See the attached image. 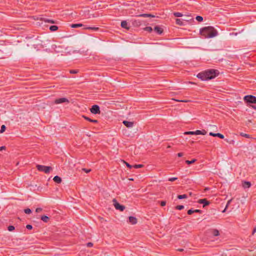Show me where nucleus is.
I'll return each mask as SVG.
<instances>
[{"label":"nucleus","mask_w":256,"mask_h":256,"mask_svg":"<svg viewBox=\"0 0 256 256\" xmlns=\"http://www.w3.org/2000/svg\"><path fill=\"white\" fill-rule=\"evenodd\" d=\"M178 102H187V100H177Z\"/></svg>","instance_id":"nucleus-55"},{"label":"nucleus","mask_w":256,"mask_h":256,"mask_svg":"<svg viewBox=\"0 0 256 256\" xmlns=\"http://www.w3.org/2000/svg\"><path fill=\"white\" fill-rule=\"evenodd\" d=\"M178 250L180 251V252H182L184 250V249L180 248V249H178Z\"/></svg>","instance_id":"nucleus-56"},{"label":"nucleus","mask_w":256,"mask_h":256,"mask_svg":"<svg viewBox=\"0 0 256 256\" xmlns=\"http://www.w3.org/2000/svg\"><path fill=\"white\" fill-rule=\"evenodd\" d=\"M196 19L199 22H202L203 20V18L200 16H196Z\"/></svg>","instance_id":"nucleus-29"},{"label":"nucleus","mask_w":256,"mask_h":256,"mask_svg":"<svg viewBox=\"0 0 256 256\" xmlns=\"http://www.w3.org/2000/svg\"><path fill=\"white\" fill-rule=\"evenodd\" d=\"M86 25H84L82 24H72L70 26L72 28H78L80 27H82V28L86 26Z\"/></svg>","instance_id":"nucleus-18"},{"label":"nucleus","mask_w":256,"mask_h":256,"mask_svg":"<svg viewBox=\"0 0 256 256\" xmlns=\"http://www.w3.org/2000/svg\"><path fill=\"white\" fill-rule=\"evenodd\" d=\"M251 186V184L249 182H244L242 183V186L244 188H249Z\"/></svg>","instance_id":"nucleus-22"},{"label":"nucleus","mask_w":256,"mask_h":256,"mask_svg":"<svg viewBox=\"0 0 256 256\" xmlns=\"http://www.w3.org/2000/svg\"><path fill=\"white\" fill-rule=\"evenodd\" d=\"M244 100L246 103L253 104L256 103V96L252 95L246 96L244 98Z\"/></svg>","instance_id":"nucleus-4"},{"label":"nucleus","mask_w":256,"mask_h":256,"mask_svg":"<svg viewBox=\"0 0 256 256\" xmlns=\"http://www.w3.org/2000/svg\"><path fill=\"white\" fill-rule=\"evenodd\" d=\"M209 232L213 236H217L220 235V232L217 229L211 228L209 230Z\"/></svg>","instance_id":"nucleus-10"},{"label":"nucleus","mask_w":256,"mask_h":256,"mask_svg":"<svg viewBox=\"0 0 256 256\" xmlns=\"http://www.w3.org/2000/svg\"><path fill=\"white\" fill-rule=\"evenodd\" d=\"M90 112L93 114H100V108L98 105H94L90 109Z\"/></svg>","instance_id":"nucleus-6"},{"label":"nucleus","mask_w":256,"mask_h":256,"mask_svg":"<svg viewBox=\"0 0 256 256\" xmlns=\"http://www.w3.org/2000/svg\"><path fill=\"white\" fill-rule=\"evenodd\" d=\"M196 160V159H193L191 160H186V163L187 164H194Z\"/></svg>","instance_id":"nucleus-28"},{"label":"nucleus","mask_w":256,"mask_h":256,"mask_svg":"<svg viewBox=\"0 0 256 256\" xmlns=\"http://www.w3.org/2000/svg\"><path fill=\"white\" fill-rule=\"evenodd\" d=\"M124 162L126 164V166H127L128 168H132V167H133V166H132V165L128 163V162H124Z\"/></svg>","instance_id":"nucleus-41"},{"label":"nucleus","mask_w":256,"mask_h":256,"mask_svg":"<svg viewBox=\"0 0 256 256\" xmlns=\"http://www.w3.org/2000/svg\"><path fill=\"white\" fill-rule=\"evenodd\" d=\"M82 170L84 172L86 173H88V172H90L91 171V170L90 169H86V168H82Z\"/></svg>","instance_id":"nucleus-39"},{"label":"nucleus","mask_w":256,"mask_h":256,"mask_svg":"<svg viewBox=\"0 0 256 256\" xmlns=\"http://www.w3.org/2000/svg\"><path fill=\"white\" fill-rule=\"evenodd\" d=\"M241 136H244V137L247 138H249V137H250V136H249V135H248V134H243V133H242V134H241Z\"/></svg>","instance_id":"nucleus-46"},{"label":"nucleus","mask_w":256,"mask_h":256,"mask_svg":"<svg viewBox=\"0 0 256 256\" xmlns=\"http://www.w3.org/2000/svg\"><path fill=\"white\" fill-rule=\"evenodd\" d=\"M36 168L40 172H44L46 174H48L51 170H52V167L49 166H45L43 165L38 164L36 166Z\"/></svg>","instance_id":"nucleus-3"},{"label":"nucleus","mask_w":256,"mask_h":256,"mask_svg":"<svg viewBox=\"0 0 256 256\" xmlns=\"http://www.w3.org/2000/svg\"><path fill=\"white\" fill-rule=\"evenodd\" d=\"M123 124L127 128H130L134 126V122H128L126 120H124L122 122Z\"/></svg>","instance_id":"nucleus-11"},{"label":"nucleus","mask_w":256,"mask_h":256,"mask_svg":"<svg viewBox=\"0 0 256 256\" xmlns=\"http://www.w3.org/2000/svg\"><path fill=\"white\" fill-rule=\"evenodd\" d=\"M26 228L28 230H32V226L30 224H27L26 226Z\"/></svg>","instance_id":"nucleus-42"},{"label":"nucleus","mask_w":256,"mask_h":256,"mask_svg":"<svg viewBox=\"0 0 256 256\" xmlns=\"http://www.w3.org/2000/svg\"><path fill=\"white\" fill-rule=\"evenodd\" d=\"M69 100L68 98H59L56 99L54 100V103L56 104H60L64 102L69 103Z\"/></svg>","instance_id":"nucleus-8"},{"label":"nucleus","mask_w":256,"mask_h":256,"mask_svg":"<svg viewBox=\"0 0 256 256\" xmlns=\"http://www.w3.org/2000/svg\"><path fill=\"white\" fill-rule=\"evenodd\" d=\"M226 208H226V207L224 209V210L222 211V212H226Z\"/></svg>","instance_id":"nucleus-57"},{"label":"nucleus","mask_w":256,"mask_h":256,"mask_svg":"<svg viewBox=\"0 0 256 256\" xmlns=\"http://www.w3.org/2000/svg\"><path fill=\"white\" fill-rule=\"evenodd\" d=\"M132 24L134 26H140L142 24V22L139 20H133Z\"/></svg>","instance_id":"nucleus-17"},{"label":"nucleus","mask_w":256,"mask_h":256,"mask_svg":"<svg viewBox=\"0 0 256 256\" xmlns=\"http://www.w3.org/2000/svg\"><path fill=\"white\" fill-rule=\"evenodd\" d=\"M209 135L212 136H217L222 139L224 138V136L220 133H214L210 132Z\"/></svg>","instance_id":"nucleus-13"},{"label":"nucleus","mask_w":256,"mask_h":256,"mask_svg":"<svg viewBox=\"0 0 256 256\" xmlns=\"http://www.w3.org/2000/svg\"><path fill=\"white\" fill-rule=\"evenodd\" d=\"M112 202L116 210H118L121 212L124 210L125 209V206H124L120 204L115 198L113 199Z\"/></svg>","instance_id":"nucleus-5"},{"label":"nucleus","mask_w":256,"mask_h":256,"mask_svg":"<svg viewBox=\"0 0 256 256\" xmlns=\"http://www.w3.org/2000/svg\"><path fill=\"white\" fill-rule=\"evenodd\" d=\"M78 72V70H70V74H76Z\"/></svg>","instance_id":"nucleus-45"},{"label":"nucleus","mask_w":256,"mask_h":256,"mask_svg":"<svg viewBox=\"0 0 256 256\" xmlns=\"http://www.w3.org/2000/svg\"><path fill=\"white\" fill-rule=\"evenodd\" d=\"M82 117L86 120L88 121V122H93V123H98V120H92V119H91L90 118L86 116H82Z\"/></svg>","instance_id":"nucleus-20"},{"label":"nucleus","mask_w":256,"mask_h":256,"mask_svg":"<svg viewBox=\"0 0 256 256\" xmlns=\"http://www.w3.org/2000/svg\"><path fill=\"white\" fill-rule=\"evenodd\" d=\"M44 20L45 22H49V23H51V24H54V20H50V19H48V18H44Z\"/></svg>","instance_id":"nucleus-30"},{"label":"nucleus","mask_w":256,"mask_h":256,"mask_svg":"<svg viewBox=\"0 0 256 256\" xmlns=\"http://www.w3.org/2000/svg\"><path fill=\"white\" fill-rule=\"evenodd\" d=\"M174 15L176 17H181L184 16L182 14L181 12H174Z\"/></svg>","instance_id":"nucleus-27"},{"label":"nucleus","mask_w":256,"mask_h":256,"mask_svg":"<svg viewBox=\"0 0 256 256\" xmlns=\"http://www.w3.org/2000/svg\"><path fill=\"white\" fill-rule=\"evenodd\" d=\"M5 149H6V146H0V151H1L2 150H5Z\"/></svg>","instance_id":"nucleus-51"},{"label":"nucleus","mask_w":256,"mask_h":256,"mask_svg":"<svg viewBox=\"0 0 256 256\" xmlns=\"http://www.w3.org/2000/svg\"><path fill=\"white\" fill-rule=\"evenodd\" d=\"M143 166H144L142 164H134V166H133V167L136 168H138L143 167Z\"/></svg>","instance_id":"nucleus-37"},{"label":"nucleus","mask_w":256,"mask_h":256,"mask_svg":"<svg viewBox=\"0 0 256 256\" xmlns=\"http://www.w3.org/2000/svg\"><path fill=\"white\" fill-rule=\"evenodd\" d=\"M166 201H161L160 202V206H166Z\"/></svg>","instance_id":"nucleus-43"},{"label":"nucleus","mask_w":256,"mask_h":256,"mask_svg":"<svg viewBox=\"0 0 256 256\" xmlns=\"http://www.w3.org/2000/svg\"><path fill=\"white\" fill-rule=\"evenodd\" d=\"M120 26L122 28L126 30H129L130 28V26L128 25V22L126 20H122L121 22Z\"/></svg>","instance_id":"nucleus-15"},{"label":"nucleus","mask_w":256,"mask_h":256,"mask_svg":"<svg viewBox=\"0 0 256 256\" xmlns=\"http://www.w3.org/2000/svg\"><path fill=\"white\" fill-rule=\"evenodd\" d=\"M154 30L158 34H161L163 32V30L162 28L158 26H156L154 28Z\"/></svg>","instance_id":"nucleus-16"},{"label":"nucleus","mask_w":256,"mask_h":256,"mask_svg":"<svg viewBox=\"0 0 256 256\" xmlns=\"http://www.w3.org/2000/svg\"><path fill=\"white\" fill-rule=\"evenodd\" d=\"M184 155L183 153L182 152H179L178 154V157H181L182 156Z\"/></svg>","instance_id":"nucleus-49"},{"label":"nucleus","mask_w":256,"mask_h":256,"mask_svg":"<svg viewBox=\"0 0 256 256\" xmlns=\"http://www.w3.org/2000/svg\"><path fill=\"white\" fill-rule=\"evenodd\" d=\"M198 202L200 204H203V208L210 204V202L206 198L200 199L198 200Z\"/></svg>","instance_id":"nucleus-9"},{"label":"nucleus","mask_w":256,"mask_h":256,"mask_svg":"<svg viewBox=\"0 0 256 256\" xmlns=\"http://www.w3.org/2000/svg\"><path fill=\"white\" fill-rule=\"evenodd\" d=\"M15 228L13 226H10L8 227V230L10 232H12L14 230Z\"/></svg>","instance_id":"nucleus-34"},{"label":"nucleus","mask_w":256,"mask_h":256,"mask_svg":"<svg viewBox=\"0 0 256 256\" xmlns=\"http://www.w3.org/2000/svg\"><path fill=\"white\" fill-rule=\"evenodd\" d=\"M184 134L186 135H194V131H188V132H184Z\"/></svg>","instance_id":"nucleus-33"},{"label":"nucleus","mask_w":256,"mask_h":256,"mask_svg":"<svg viewBox=\"0 0 256 256\" xmlns=\"http://www.w3.org/2000/svg\"><path fill=\"white\" fill-rule=\"evenodd\" d=\"M191 20H192V18H190V19L176 18V22L178 25L184 26V25H185V23H186L184 22H188Z\"/></svg>","instance_id":"nucleus-7"},{"label":"nucleus","mask_w":256,"mask_h":256,"mask_svg":"<svg viewBox=\"0 0 256 256\" xmlns=\"http://www.w3.org/2000/svg\"><path fill=\"white\" fill-rule=\"evenodd\" d=\"M6 126L4 125H2L1 126L0 130V133L4 132L6 130Z\"/></svg>","instance_id":"nucleus-31"},{"label":"nucleus","mask_w":256,"mask_h":256,"mask_svg":"<svg viewBox=\"0 0 256 256\" xmlns=\"http://www.w3.org/2000/svg\"><path fill=\"white\" fill-rule=\"evenodd\" d=\"M187 213L188 215H190V214H192L193 213H194V210H192V209H190V210H188Z\"/></svg>","instance_id":"nucleus-40"},{"label":"nucleus","mask_w":256,"mask_h":256,"mask_svg":"<svg viewBox=\"0 0 256 256\" xmlns=\"http://www.w3.org/2000/svg\"><path fill=\"white\" fill-rule=\"evenodd\" d=\"M178 179L176 177H172V178H168V181H170V182H174L176 180Z\"/></svg>","instance_id":"nucleus-38"},{"label":"nucleus","mask_w":256,"mask_h":256,"mask_svg":"<svg viewBox=\"0 0 256 256\" xmlns=\"http://www.w3.org/2000/svg\"><path fill=\"white\" fill-rule=\"evenodd\" d=\"M256 232V228H254L252 230V234H254Z\"/></svg>","instance_id":"nucleus-54"},{"label":"nucleus","mask_w":256,"mask_h":256,"mask_svg":"<svg viewBox=\"0 0 256 256\" xmlns=\"http://www.w3.org/2000/svg\"><path fill=\"white\" fill-rule=\"evenodd\" d=\"M53 180L57 184H60L62 182V178L58 176H55Z\"/></svg>","instance_id":"nucleus-21"},{"label":"nucleus","mask_w":256,"mask_h":256,"mask_svg":"<svg viewBox=\"0 0 256 256\" xmlns=\"http://www.w3.org/2000/svg\"><path fill=\"white\" fill-rule=\"evenodd\" d=\"M144 30L148 32H151L152 30V28L150 26H146L144 28Z\"/></svg>","instance_id":"nucleus-32"},{"label":"nucleus","mask_w":256,"mask_h":256,"mask_svg":"<svg viewBox=\"0 0 256 256\" xmlns=\"http://www.w3.org/2000/svg\"><path fill=\"white\" fill-rule=\"evenodd\" d=\"M200 34L204 38H212L218 34L217 30L212 26H206L200 30Z\"/></svg>","instance_id":"nucleus-2"},{"label":"nucleus","mask_w":256,"mask_h":256,"mask_svg":"<svg viewBox=\"0 0 256 256\" xmlns=\"http://www.w3.org/2000/svg\"><path fill=\"white\" fill-rule=\"evenodd\" d=\"M186 16L187 18H186V19H190V18H192V16L190 15H188Z\"/></svg>","instance_id":"nucleus-52"},{"label":"nucleus","mask_w":256,"mask_h":256,"mask_svg":"<svg viewBox=\"0 0 256 256\" xmlns=\"http://www.w3.org/2000/svg\"><path fill=\"white\" fill-rule=\"evenodd\" d=\"M41 220L43 222H47L48 221V220H50V218L46 216H42L41 217Z\"/></svg>","instance_id":"nucleus-24"},{"label":"nucleus","mask_w":256,"mask_h":256,"mask_svg":"<svg viewBox=\"0 0 256 256\" xmlns=\"http://www.w3.org/2000/svg\"><path fill=\"white\" fill-rule=\"evenodd\" d=\"M42 210V208H36V212H40Z\"/></svg>","instance_id":"nucleus-47"},{"label":"nucleus","mask_w":256,"mask_h":256,"mask_svg":"<svg viewBox=\"0 0 256 256\" xmlns=\"http://www.w3.org/2000/svg\"><path fill=\"white\" fill-rule=\"evenodd\" d=\"M138 17H144V18H147V17H150V18H152V17H154V16L151 14H140L138 16Z\"/></svg>","instance_id":"nucleus-23"},{"label":"nucleus","mask_w":256,"mask_h":256,"mask_svg":"<svg viewBox=\"0 0 256 256\" xmlns=\"http://www.w3.org/2000/svg\"><path fill=\"white\" fill-rule=\"evenodd\" d=\"M219 72L218 70L209 69L198 73L196 76L202 80H208L214 78L217 76Z\"/></svg>","instance_id":"nucleus-1"},{"label":"nucleus","mask_w":256,"mask_h":256,"mask_svg":"<svg viewBox=\"0 0 256 256\" xmlns=\"http://www.w3.org/2000/svg\"><path fill=\"white\" fill-rule=\"evenodd\" d=\"M252 107L254 109L256 110V103H254V105H252Z\"/></svg>","instance_id":"nucleus-53"},{"label":"nucleus","mask_w":256,"mask_h":256,"mask_svg":"<svg viewBox=\"0 0 256 256\" xmlns=\"http://www.w3.org/2000/svg\"><path fill=\"white\" fill-rule=\"evenodd\" d=\"M177 198H178L180 200L183 199V198H188V196L186 194H180V195L178 196Z\"/></svg>","instance_id":"nucleus-26"},{"label":"nucleus","mask_w":256,"mask_h":256,"mask_svg":"<svg viewBox=\"0 0 256 256\" xmlns=\"http://www.w3.org/2000/svg\"><path fill=\"white\" fill-rule=\"evenodd\" d=\"M58 29V26H55V25L51 26L50 27V30L52 32H54V31Z\"/></svg>","instance_id":"nucleus-25"},{"label":"nucleus","mask_w":256,"mask_h":256,"mask_svg":"<svg viewBox=\"0 0 256 256\" xmlns=\"http://www.w3.org/2000/svg\"><path fill=\"white\" fill-rule=\"evenodd\" d=\"M24 212L26 214H30L32 212V210L28 208L24 210Z\"/></svg>","instance_id":"nucleus-36"},{"label":"nucleus","mask_w":256,"mask_h":256,"mask_svg":"<svg viewBox=\"0 0 256 256\" xmlns=\"http://www.w3.org/2000/svg\"><path fill=\"white\" fill-rule=\"evenodd\" d=\"M194 212L202 214V210H194Z\"/></svg>","instance_id":"nucleus-44"},{"label":"nucleus","mask_w":256,"mask_h":256,"mask_svg":"<svg viewBox=\"0 0 256 256\" xmlns=\"http://www.w3.org/2000/svg\"><path fill=\"white\" fill-rule=\"evenodd\" d=\"M176 208L178 210H182L184 208V206L182 205H178L176 207Z\"/></svg>","instance_id":"nucleus-35"},{"label":"nucleus","mask_w":256,"mask_h":256,"mask_svg":"<svg viewBox=\"0 0 256 256\" xmlns=\"http://www.w3.org/2000/svg\"><path fill=\"white\" fill-rule=\"evenodd\" d=\"M208 190V188H206L204 190H205V191H206V190Z\"/></svg>","instance_id":"nucleus-58"},{"label":"nucleus","mask_w":256,"mask_h":256,"mask_svg":"<svg viewBox=\"0 0 256 256\" xmlns=\"http://www.w3.org/2000/svg\"><path fill=\"white\" fill-rule=\"evenodd\" d=\"M207 133L206 131L205 130H196V131H194V134L195 135H199V134H202V135H205Z\"/></svg>","instance_id":"nucleus-14"},{"label":"nucleus","mask_w":256,"mask_h":256,"mask_svg":"<svg viewBox=\"0 0 256 256\" xmlns=\"http://www.w3.org/2000/svg\"><path fill=\"white\" fill-rule=\"evenodd\" d=\"M232 200V199H230V200H228V202H227V204L226 205V208H228V204L231 202Z\"/></svg>","instance_id":"nucleus-48"},{"label":"nucleus","mask_w":256,"mask_h":256,"mask_svg":"<svg viewBox=\"0 0 256 256\" xmlns=\"http://www.w3.org/2000/svg\"><path fill=\"white\" fill-rule=\"evenodd\" d=\"M92 245H93V244L92 242H88L87 244V246H88V247L92 246Z\"/></svg>","instance_id":"nucleus-50"},{"label":"nucleus","mask_w":256,"mask_h":256,"mask_svg":"<svg viewBox=\"0 0 256 256\" xmlns=\"http://www.w3.org/2000/svg\"><path fill=\"white\" fill-rule=\"evenodd\" d=\"M129 222L132 224H135L137 223V219L136 217L130 216L128 217Z\"/></svg>","instance_id":"nucleus-12"},{"label":"nucleus","mask_w":256,"mask_h":256,"mask_svg":"<svg viewBox=\"0 0 256 256\" xmlns=\"http://www.w3.org/2000/svg\"><path fill=\"white\" fill-rule=\"evenodd\" d=\"M83 30H91L94 31H97L99 30V28L96 26H86L83 28Z\"/></svg>","instance_id":"nucleus-19"}]
</instances>
